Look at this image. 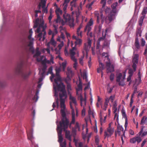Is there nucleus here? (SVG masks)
Masks as SVG:
<instances>
[{
    "mask_svg": "<svg viewBox=\"0 0 147 147\" xmlns=\"http://www.w3.org/2000/svg\"><path fill=\"white\" fill-rule=\"evenodd\" d=\"M67 78H71L73 75L72 71L70 69H67Z\"/></svg>",
    "mask_w": 147,
    "mask_h": 147,
    "instance_id": "nucleus-29",
    "label": "nucleus"
},
{
    "mask_svg": "<svg viewBox=\"0 0 147 147\" xmlns=\"http://www.w3.org/2000/svg\"><path fill=\"white\" fill-rule=\"evenodd\" d=\"M82 32L80 31V30L77 29V34L78 36L82 38Z\"/></svg>",
    "mask_w": 147,
    "mask_h": 147,
    "instance_id": "nucleus-40",
    "label": "nucleus"
},
{
    "mask_svg": "<svg viewBox=\"0 0 147 147\" xmlns=\"http://www.w3.org/2000/svg\"><path fill=\"white\" fill-rule=\"evenodd\" d=\"M144 126H142L140 131L138 133V136H140L141 137H143L147 134V130L143 132Z\"/></svg>",
    "mask_w": 147,
    "mask_h": 147,
    "instance_id": "nucleus-21",
    "label": "nucleus"
},
{
    "mask_svg": "<svg viewBox=\"0 0 147 147\" xmlns=\"http://www.w3.org/2000/svg\"><path fill=\"white\" fill-rule=\"evenodd\" d=\"M142 15L140 17L139 22V24L140 26H142L143 20L146 16V15Z\"/></svg>",
    "mask_w": 147,
    "mask_h": 147,
    "instance_id": "nucleus-26",
    "label": "nucleus"
},
{
    "mask_svg": "<svg viewBox=\"0 0 147 147\" xmlns=\"http://www.w3.org/2000/svg\"><path fill=\"white\" fill-rule=\"evenodd\" d=\"M57 18L56 19L55 21L56 23H58L60 22L61 20V18L59 15H57Z\"/></svg>",
    "mask_w": 147,
    "mask_h": 147,
    "instance_id": "nucleus-53",
    "label": "nucleus"
},
{
    "mask_svg": "<svg viewBox=\"0 0 147 147\" xmlns=\"http://www.w3.org/2000/svg\"><path fill=\"white\" fill-rule=\"evenodd\" d=\"M55 13L57 15H60V14L61 15L62 14V11L59 8L57 7V8L56 9Z\"/></svg>",
    "mask_w": 147,
    "mask_h": 147,
    "instance_id": "nucleus-33",
    "label": "nucleus"
},
{
    "mask_svg": "<svg viewBox=\"0 0 147 147\" xmlns=\"http://www.w3.org/2000/svg\"><path fill=\"white\" fill-rule=\"evenodd\" d=\"M82 75L83 78L85 79L87 81V78L86 72L85 71L83 72Z\"/></svg>",
    "mask_w": 147,
    "mask_h": 147,
    "instance_id": "nucleus-49",
    "label": "nucleus"
},
{
    "mask_svg": "<svg viewBox=\"0 0 147 147\" xmlns=\"http://www.w3.org/2000/svg\"><path fill=\"white\" fill-rule=\"evenodd\" d=\"M70 5L72 7H76L77 6V4L76 2H74V1H71L70 3Z\"/></svg>",
    "mask_w": 147,
    "mask_h": 147,
    "instance_id": "nucleus-45",
    "label": "nucleus"
},
{
    "mask_svg": "<svg viewBox=\"0 0 147 147\" xmlns=\"http://www.w3.org/2000/svg\"><path fill=\"white\" fill-rule=\"evenodd\" d=\"M63 17L64 20L66 22L69 23V26L71 27H73L74 26V19L69 14L66 12L63 15Z\"/></svg>",
    "mask_w": 147,
    "mask_h": 147,
    "instance_id": "nucleus-7",
    "label": "nucleus"
},
{
    "mask_svg": "<svg viewBox=\"0 0 147 147\" xmlns=\"http://www.w3.org/2000/svg\"><path fill=\"white\" fill-rule=\"evenodd\" d=\"M76 131L75 130H72L71 135L74 138V142L76 146H77L78 140L76 139L75 138L76 134Z\"/></svg>",
    "mask_w": 147,
    "mask_h": 147,
    "instance_id": "nucleus-20",
    "label": "nucleus"
},
{
    "mask_svg": "<svg viewBox=\"0 0 147 147\" xmlns=\"http://www.w3.org/2000/svg\"><path fill=\"white\" fill-rule=\"evenodd\" d=\"M82 42V40L81 39H77L76 40V41L75 42V45L76 46L77 45H80L81 44Z\"/></svg>",
    "mask_w": 147,
    "mask_h": 147,
    "instance_id": "nucleus-38",
    "label": "nucleus"
},
{
    "mask_svg": "<svg viewBox=\"0 0 147 147\" xmlns=\"http://www.w3.org/2000/svg\"><path fill=\"white\" fill-rule=\"evenodd\" d=\"M32 129H31L28 131H27V134L28 139L31 142L32 146L34 147H38L37 145L35 144L33 141L34 137L33 136Z\"/></svg>",
    "mask_w": 147,
    "mask_h": 147,
    "instance_id": "nucleus-9",
    "label": "nucleus"
},
{
    "mask_svg": "<svg viewBox=\"0 0 147 147\" xmlns=\"http://www.w3.org/2000/svg\"><path fill=\"white\" fill-rule=\"evenodd\" d=\"M38 91H36L35 95L32 98V99L36 102L37 101L38 98Z\"/></svg>",
    "mask_w": 147,
    "mask_h": 147,
    "instance_id": "nucleus-36",
    "label": "nucleus"
},
{
    "mask_svg": "<svg viewBox=\"0 0 147 147\" xmlns=\"http://www.w3.org/2000/svg\"><path fill=\"white\" fill-rule=\"evenodd\" d=\"M107 131L112 135L114 132V130L113 129L111 128H107Z\"/></svg>",
    "mask_w": 147,
    "mask_h": 147,
    "instance_id": "nucleus-39",
    "label": "nucleus"
},
{
    "mask_svg": "<svg viewBox=\"0 0 147 147\" xmlns=\"http://www.w3.org/2000/svg\"><path fill=\"white\" fill-rule=\"evenodd\" d=\"M70 1V0H64V3L63 4V10L65 13L66 11V10Z\"/></svg>",
    "mask_w": 147,
    "mask_h": 147,
    "instance_id": "nucleus-22",
    "label": "nucleus"
},
{
    "mask_svg": "<svg viewBox=\"0 0 147 147\" xmlns=\"http://www.w3.org/2000/svg\"><path fill=\"white\" fill-rule=\"evenodd\" d=\"M99 67L97 68V72L98 73H100L101 71H102L105 69V65L102 63L101 61L99 60Z\"/></svg>",
    "mask_w": 147,
    "mask_h": 147,
    "instance_id": "nucleus-19",
    "label": "nucleus"
},
{
    "mask_svg": "<svg viewBox=\"0 0 147 147\" xmlns=\"http://www.w3.org/2000/svg\"><path fill=\"white\" fill-rule=\"evenodd\" d=\"M23 65V62L22 61H21L19 63H18L15 68V71L16 74L20 75L22 78L26 80L28 77L31 73L30 71L29 72H24L22 69Z\"/></svg>",
    "mask_w": 147,
    "mask_h": 147,
    "instance_id": "nucleus-4",
    "label": "nucleus"
},
{
    "mask_svg": "<svg viewBox=\"0 0 147 147\" xmlns=\"http://www.w3.org/2000/svg\"><path fill=\"white\" fill-rule=\"evenodd\" d=\"M71 78H68L65 80V81L67 84H70V81L71 80Z\"/></svg>",
    "mask_w": 147,
    "mask_h": 147,
    "instance_id": "nucleus-58",
    "label": "nucleus"
},
{
    "mask_svg": "<svg viewBox=\"0 0 147 147\" xmlns=\"http://www.w3.org/2000/svg\"><path fill=\"white\" fill-rule=\"evenodd\" d=\"M109 101V100L108 98H106L105 99V101L104 105H105L106 106H107Z\"/></svg>",
    "mask_w": 147,
    "mask_h": 147,
    "instance_id": "nucleus-56",
    "label": "nucleus"
},
{
    "mask_svg": "<svg viewBox=\"0 0 147 147\" xmlns=\"http://www.w3.org/2000/svg\"><path fill=\"white\" fill-rule=\"evenodd\" d=\"M65 111V109H61L62 118L61 121L59 122V125H57V131L58 136L62 135L63 130L65 131L69 125V121L66 117Z\"/></svg>",
    "mask_w": 147,
    "mask_h": 147,
    "instance_id": "nucleus-2",
    "label": "nucleus"
},
{
    "mask_svg": "<svg viewBox=\"0 0 147 147\" xmlns=\"http://www.w3.org/2000/svg\"><path fill=\"white\" fill-rule=\"evenodd\" d=\"M115 13H111L109 17V21L110 22L112 21L115 18Z\"/></svg>",
    "mask_w": 147,
    "mask_h": 147,
    "instance_id": "nucleus-28",
    "label": "nucleus"
},
{
    "mask_svg": "<svg viewBox=\"0 0 147 147\" xmlns=\"http://www.w3.org/2000/svg\"><path fill=\"white\" fill-rule=\"evenodd\" d=\"M69 99L70 100L69 102L70 108L71 109V111L74 110V108L72 106V104H74L75 108H76V106L77 105L76 98L75 97L70 95L69 96Z\"/></svg>",
    "mask_w": 147,
    "mask_h": 147,
    "instance_id": "nucleus-14",
    "label": "nucleus"
},
{
    "mask_svg": "<svg viewBox=\"0 0 147 147\" xmlns=\"http://www.w3.org/2000/svg\"><path fill=\"white\" fill-rule=\"evenodd\" d=\"M134 71V69L133 70L132 69H129L128 71V73L129 74V76H132L133 75Z\"/></svg>",
    "mask_w": 147,
    "mask_h": 147,
    "instance_id": "nucleus-54",
    "label": "nucleus"
},
{
    "mask_svg": "<svg viewBox=\"0 0 147 147\" xmlns=\"http://www.w3.org/2000/svg\"><path fill=\"white\" fill-rule=\"evenodd\" d=\"M53 26L54 28L53 31H52L51 29H50L49 30L48 34L49 35H52L54 36L55 35L57 34L58 33V31L57 30L58 27L57 26L55 25H53Z\"/></svg>",
    "mask_w": 147,
    "mask_h": 147,
    "instance_id": "nucleus-15",
    "label": "nucleus"
},
{
    "mask_svg": "<svg viewBox=\"0 0 147 147\" xmlns=\"http://www.w3.org/2000/svg\"><path fill=\"white\" fill-rule=\"evenodd\" d=\"M118 5V3L117 2L113 3L111 6V7L112 9V12L114 13H116V7Z\"/></svg>",
    "mask_w": 147,
    "mask_h": 147,
    "instance_id": "nucleus-25",
    "label": "nucleus"
},
{
    "mask_svg": "<svg viewBox=\"0 0 147 147\" xmlns=\"http://www.w3.org/2000/svg\"><path fill=\"white\" fill-rule=\"evenodd\" d=\"M82 90V84L81 82H80L78 85V88H76V95L78 96V98L80 100V105L81 106H82L83 104H84V106L86 105V96L84 98L82 97V95L78 93V92L81 91Z\"/></svg>",
    "mask_w": 147,
    "mask_h": 147,
    "instance_id": "nucleus-5",
    "label": "nucleus"
},
{
    "mask_svg": "<svg viewBox=\"0 0 147 147\" xmlns=\"http://www.w3.org/2000/svg\"><path fill=\"white\" fill-rule=\"evenodd\" d=\"M42 72L41 74V75L42 77L44 76V74L45 72V70L47 68V66L46 64H45V62H44V61H42Z\"/></svg>",
    "mask_w": 147,
    "mask_h": 147,
    "instance_id": "nucleus-23",
    "label": "nucleus"
},
{
    "mask_svg": "<svg viewBox=\"0 0 147 147\" xmlns=\"http://www.w3.org/2000/svg\"><path fill=\"white\" fill-rule=\"evenodd\" d=\"M92 44V40L90 39H88L87 40V42L85 43L84 46V49L86 52L87 54L88 52L89 51L91 47Z\"/></svg>",
    "mask_w": 147,
    "mask_h": 147,
    "instance_id": "nucleus-11",
    "label": "nucleus"
},
{
    "mask_svg": "<svg viewBox=\"0 0 147 147\" xmlns=\"http://www.w3.org/2000/svg\"><path fill=\"white\" fill-rule=\"evenodd\" d=\"M76 53L78 55V51L77 49V48L75 46L73 47L72 49L70 50L69 53L71 59L76 58L74 55Z\"/></svg>",
    "mask_w": 147,
    "mask_h": 147,
    "instance_id": "nucleus-13",
    "label": "nucleus"
},
{
    "mask_svg": "<svg viewBox=\"0 0 147 147\" xmlns=\"http://www.w3.org/2000/svg\"><path fill=\"white\" fill-rule=\"evenodd\" d=\"M46 2L45 0H41V3H40L42 4V8H44L45 6Z\"/></svg>",
    "mask_w": 147,
    "mask_h": 147,
    "instance_id": "nucleus-50",
    "label": "nucleus"
},
{
    "mask_svg": "<svg viewBox=\"0 0 147 147\" xmlns=\"http://www.w3.org/2000/svg\"><path fill=\"white\" fill-rule=\"evenodd\" d=\"M54 88H56L58 91H60L59 96L60 102V107L61 109H65V99L67 97V93L65 90V86L63 83L61 82L59 84H56Z\"/></svg>",
    "mask_w": 147,
    "mask_h": 147,
    "instance_id": "nucleus-3",
    "label": "nucleus"
},
{
    "mask_svg": "<svg viewBox=\"0 0 147 147\" xmlns=\"http://www.w3.org/2000/svg\"><path fill=\"white\" fill-rule=\"evenodd\" d=\"M71 59L74 62V67H76V66H77V59L76 58H75V59Z\"/></svg>",
    "mask_w": 147,
    "mask_h": 147,
    "instance_id": "nucleus-55",
    "label": "nucleus"
},
{
    "mask_svg": "<svg viewBox=\"0 0 147 147\" xmlns=\"http://www.w3.org/2000/svg\"><path fill=\"white\" fill-rule=\"evenodd\" d=\"M54 36H52V37L50 41V42L52 45L55 46L56 45V42L54 40Z\"/></svg>",
    "mask_w": 147,
    "mask_h": 147,
    "instance_id": "nucleus-32",
    "label": "nucleus"
},
{
    "mask_svg": "<svg viewBox=\"0 0 147 147\" xmlns=\"http://www.w3.org/2000/svg\"><path fill=\"white\" fill-rule=\"evenodd\" d=\"M107 68V72H111L114 71V66L113 65H111L110 63H107L106 64Z\"/></svg>",
    "mask_w": 147,
    "mask_h": 147,
    "instance_id": "nucleus-18",
    "label": "nucleus"
},
{
    "mask_svg": "<svg viewBox=\"0 0 147 147\" xmlns=\"http://www.w3.org/2000/svg\"><path fill=\"white\" fill-rule=\"evenodd\" d=\"M58 141L60 143H62L63 140V138L62 135H58Z\"/></svg>",
    "mask_w": 147,
    "mask_h": 147,
    "instance_id": "nucleus-51",
    "label": "nucleus"
},
{
    "mask_svg": "<svg viewBox=\"0 0 147 147\" xmlns=\"http://www.w3.org/2000/svg\"><path fill=\"white\" fill-rule=\"evenodd\" d=\"M56 105H57V108H58L59 107V104L58 102V99L57 98L56 99V102H54L53 103L52 105V107L53 108H55L56 107Z\"/></svg>",
    "mask_w": 147,
    "mask_h": 147,
    "instance_id": "nucleus-31",
    "label": "nucleus"
},
{
    "mask_svg": "<svg viewBox=\"0 0 147 147\" xmlns=\"http://www.w3.org/2000/svg\"><path fill=\"white\" fill-rule=\"evenodd\" d=\"M111 135L107 131H105L104 132V136L105 138H108L109 137L111 136Z\"/></svg>",
    "mask_w": 147,
    "mask_h": 147,
    "instance_id": "nucleus-42",
    "label": "nucleus"
},
{
    "mask_svg": "<svg viewBox=\"0 0 147 147\" xmlns=\"http://www.w3.org/2000/svg\"><path fill=\"white\" fill-rule=\"evenodd\" d=\"M65 136L66 138L67 139L70 141H71V138L70 135L69 131H66L65 134Z\"/></svg>",
    "mask_w": 147,
    "mask_h": 147,
    "instance_id": "nucleus-30",
    "label": "nucleus"
},
{
    "mask_svg": "<svg viewBox=\"0 0 147 147\" xmlns=\"http://www.w3.org/2000/svg\"><path fill=\"white\" fill-rule=\"evenodd\" d=\"M125 76V72H124L123 75L121 73L117 74L116 82L118 83L119 86H124L125 85L124 80Z\"/></svg>",
    "mask_w": 147,
    "mask_h": 147,
    "instance_id": "nucleus-6",
    "label": "nucleus"
},
{
    "mask_svg": "<svg viewBox=\"0 0 147 147\" xmlns=\"http://www.w3.org/2000/svg\"><path fill=\"white\" fill-rule=\"evenodd\" d=\"M71 115H72V120L70 122L69 125V127H70L71 125L72 124H74L75 122V113L74 110L71 111Z\"/></svg>",
    "mask_w": 147,
    "mask_h": 147,
    "instance_id": "nucleus-24",
    "label": "nucleus"
},
{
    "mask_svg": "<svg viewBox=\"0 0 147 147\" xmlns=\"http://www.w3.org/2000/svg\"><path fill=\"white\" fill-rule=\"evenodd\" d=\"M29 51L31 52L32 54L34 53V49L33 47H29Z\"/></svg>",
    "mask_w": 147,
    "mask_h": 147,
    "instance_id": "nucleus-59",
    "label": "nucleus"
},
{
    "mask_svg": "<svg viewBox=\"0 0 147 147\" xmlns=\"http://www.w3.org/2000/svg\"><path fill=\"white\" fill-rule=\"evenodd\" d=\"M141 28H140L137 29L136 33V37H138V36L140 37L141 36L142 34Z\"/></svg>",
    "mask_w": 147,
    "mask_h": 147,
    "instance_id": "nucleus-27",
    "label": "nucleus"
},
{
    "mask_svg": "<svg viewBox=\"0 0 147 147\" xmlns=\"http://www.w3.org/2000/svg\"><path fill=\"white\" fill-rule=\"evenodd\" d=\"M53 67L52 66L50 67L46 75H48L49 74L53 73L52 72Z\"/></svg>",
    "mask_w": 147,
    "mask_h": 147,
    "instance_id": "nucleus-41",
    "label": "nucleus"
},
{
    "mask_svg": "<svg viewBox=\"0 0 147 147\" xmlns=\"http://www.w3.org/2000/svg\"><path fill=\"white\" fill-rule=\"evenodd\" d=\"M61 79L60 76H56V77L54 79V82L56 84L58 83V82H61Z\"/></svg>",
    "mask_w": 147,
    "mask_h": 147,
    "instance_id": "nucleus-35",
    "label": "nucleus"
},
{
    "mask_svg": "<svg viewBox=\"0 0 147 147\" xmlns=\"http://www.w3.org/2000/svg\"><path fill=\"white\" fill-rule=\"evenodd\" d=\"M60 146L61 147H66V142L65 141H64L63 142L60 143Z\"/></svg>",
    "mask_w": 147,
    "mask_h": 147,
    "instance_id": "nucleus-60",
    "label": "nucleus"
},
{
    "mask_svg": "<svg viewBox=\"0 0 147 147\" xmlns=\"http://www.w3.org/2000/svg\"><path fill=\"white\" fill-rule=\"evenodd\" d=\"M39 19L37 18L34 23V28H36L37 27L36 32L38 33V36L39 38V40H40L42 38V41L45 40L46 38V32L45 31L47 27L46 24H44L43 21H41L39 24Z\"/></svg>",
    "mask_w": 147,
    "mask_h": 147,
    "instance_id": "nucleus-1",
    "label": "nucleus"
},
{
    "mask_svg": "<svg viewBox=\"0 0 147 147\" xmlns=\"http://www.w3.org/2000/svg\"><path fill=\"white\" fill-rule=\"evenodd\" d=\"M145 116H144L142 118L140 124L142 125H143L144 123H146L145 121Z\"/></svg>",
    "mask_w": 147,
    "mask_h": 147,
    "instance_id": "nucleus-52",
    "label": "nucleus"
},
{
    "mask_svg": "<svg viewBox=\"0 0 147 147\" xmlns=\"http://www.w3.org/2000/svg\"><path fill=\"white\" fill-rule=\"evenodd\" d=\"M145 44H146V42L145 41V40H144V38H142L141 39V45L142 47H144L145 45Z\"/></svg>",
    "mask_w": 147,
    "mask_h": 147,
    "instance_id": "nucleus-47",
    "label": "nucleus"
},
{
    "mask_svg": "<svg viewBox=\"0 0 147 147\" xmlns=\"http://www.w3.org/2000/svg\"><path fill=\"white\" fill-rule=\"evenodd\" d=\"M114 98L115 96H110L108 98L109 100L111 101L112 102H113V101Z\"/></svg>",
    "mask_w": 147,
    "mask_h": 147,
    "instance_id": "nucleus-64",
    "label": "nucleus"
},
{
    "mask_svg": "<svg viewBox=\"0 0 147 147\" xmlns=\"http://www.w3.org/2000/svg\"><path fill=\"white\" fill-rule=\"evenodd\" d=\"M95 17L97 18V22L98 23L100 22V20H101V23L103 24L105 20V17L103 16V15L101 12L99 13L98 11H95L94 12Z\"/></svg>",
    "mask_w": 147,
    "mask_h": 147,
    "instance_id": "nucleus-10",
    "label": "nucleus"
},
{
    "mask_svg": "<svg viewBox=\"0 0 147 147\" xmlns=\"http://www.w3.org/2000/svg\"><path fill=\"white\" fill-rule=\"evenodd\" d=\"M141 141L142 139L140 136H138V134L136 137L131 138L130 139V141L131 143L134 144L136 142L138 143H139Z\"/></svg>",
    "mask_w": 147,
    "mask_h": 147,
    "instance_id": "nucleus-16",
    "label": "nucleus"
},
{
    "mask_svg": "<svg viewBox=\"0 0 147 147\" xmlns=\"http://www.w3.org/2000/svg\"><path fill=\"white\" fill-rule=\"evenodd\" d=\"M99 138L98 136H96L95 137V142L96 145H98L99 144Z\"/></svg>",
    "mask_w": 147,
    "mask_h": 147,
    "instance_id": "nucleus-48",
    "label": "nucleus"
},
{
    "mask_svg": "<svg viewBox=\"0 0 147 147\" xmlns=\"http://www.w3.org/2000/svg\"><path fill=\"white\" fill-rule=\"evenodd\" d=\"M29 35H28V38L29 40H31V36H32V29H30L29 30Z\"/></svg>",
    "mask_w": 147,
    "mask_h": 147,
    "instance_id": "nucleus-44",
    "label": "nucleus"
},
{
    "mask_svg": "<svg viewBox=\"0 0 147 147\" xmlns=\"http://www.w3.org/2000/svg\"><path fill=\"white\" fill-rule=\"evenodd\" d=\"M147 13V7H144L142 11V15H146Z\"/></svg>",
    "mask_w": 147,
    "mask_h": 147,
    "instance_id": "nucleus-43",
    "label": "nucleus"
},
{
    "mask_svg": "<svg viewBox=\"0 0 147 147\" xmlns=\"http://www.w3.org/2000/svg\"><path fill=\"white\" fill-rule=\"evenodd\" d=\"M107 0H101L100 1V3L102 4V7L104 8L106 4Z\"/></svg>",
    "mask_w": 147,
    "mask_h": 147,
    "instance_id": "nucleus-46",
    "label": "nucleus"
},
{
    "mask_svg": "<svg viewBox=\"0 0 147 147\" xmlns=\"http://www.w3.org/2000/svg\"><path fill=\"white\" fill-rule=\"evenodd\" d=\"M57 91L58 90H57L56 88H54V96H56V98H58V92Z\"/></svg>",
    "mask_w": 147,
    "mask_h": 147,
    "instance_id": "nucleus-57",
    "label": "nucleus"
},
{
    "mask_svg": "<svg viewBox=\"0 0 147 147\" xmlns=\"http://www.w3.org/2000/svg\"><path fill=\"white\" fill-rule=\"evenodd\" d=\"M5 85V83L4 81L0 82V86L1 87H3Z\"/></svg>",
    "mask_w": 147,
    "mask_h": 147,
    "instance_id": "nucleus-62",
    "label": "nucleus"
},
{
    "mask_svg": "<svg viewBox=\"0 0 147 147\" xmlns=\"http://www.w3.org/2000/svg\"><path fill=\"white\" fill-rule=\"evenodd\" d=\"M67 89L68 92L71 90V85L70 84H67Z\"/></svg>",
    "mask_w": 147,
    "mask_h": 147,
    "instance_id": "nucleus-61",
    "label": "nucleus"
},
{
    "mask_svg": "<svg viewBox=\"0 0 147 147\" xmlns=\"http://www.w3.org/2000/svg\"><path fill=\"white\" fill-rule=\"evenodd\" d=\"M114 75L113 74L111 73L110 76V80L111 81H113L114 78Z\"/></svg>",
    "mask_w": 147,
    "mask_h": 147,
    "instance_id": "nucleus-63",
    "label": "nucleus"
},
{
    "mask_svg": "<svg viewBox=\"0 0 147 147\" xmlns=\"http://www.w3.org/2000/svg\"><path fill=\"white\" fill-rule=\"evenodd\" d=\"M41 53L40 51H39V49L38 48H36V53L34 55V57H38L39 56Z\"/></svg>",
    "mask_w": 147,
    "mask_h": 147,
    "instance_id": "nucleus-37",
    "label": "nucleus"
},
{
    "mask_svg": "<svg viewBox=\"0 0 147 147\" xmlns=\"http://www.w3.org/2000/svg\"><path fill=\"white\" fill-rule=\"evenodd\" d=\"M72 129L75 130L76 131H77V129H78V131L80 130L79 123L78 122H76V123L74 127V128H73Z\"/></svg>",
    "mask_w": 147,
    "mask_h": 147,
    "instance_id": "nucleus-34",
    "label": "nucleus"
},
{
    "mask_svg": "<svg viewBox=\"0 0 147 147\" xmlns=\"http://www.w3.org/2000/svg\"><path fill=\"white\" fill-rule=\"evenodd\" d=\"M118 135L120 136L121 134V131H122L123 135L125 136V130H123V128L122 126L118 125L117 126V131H116Z\"/></svg>",
    "mask_w": 147,
    "mask_h": 147,
    "instance_id": "nucleus-17",
    "label": "nucleus"
},
{
    "mask_svg": "<svg viewBox=\"0 0 147 147\" xmlns=\"http://www.w3.org/2000/svg\"><path fill=\"white\" fill-rule=\"evenodd\" d=\"M93 24V21L92 19H90L88 23L86 26L85 27L84 30V32H85L87 30V35H88V33L91 29V26Z\"/></svg>",
    "mask_w": 147,
    "mask_h": 147,
    "instance_id": "nucleus-12",
    "label": "nucleus"
},
{
    "mask_svg": "<svg viewBox=\"0 0 147 147\" xmlns=\"http://www.w3.org/2000/svg\"><path fill=\"white\" fill-rule=\"evenodd\" d=\"M134 52L132 60V62L133 63L132 67L134 70V71H135L136 70L137 64L138 63L139 55L137 54H134Z\"/></svg>",
    "mask_w": 147,
    "mask_h": 147,
    "instance_id": "nucleus-8",
    "label": "nucleus"
}]
</instances>
